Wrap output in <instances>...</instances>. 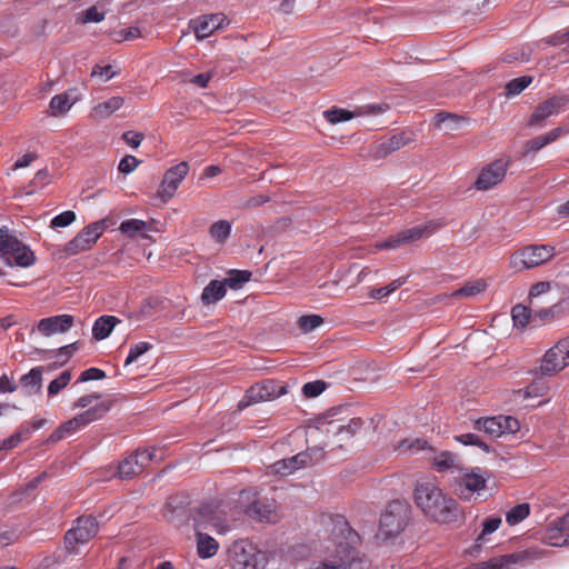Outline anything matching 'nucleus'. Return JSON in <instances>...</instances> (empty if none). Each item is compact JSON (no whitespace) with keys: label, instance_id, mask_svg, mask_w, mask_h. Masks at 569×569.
<instances>
[{"label":"nucleus","instance_id":"1","mask_svg":"<svg viewBox=\"0 0 569 569\" xmlns=\"http://www.w3.org/2000/svg\"><path fill=\"white\" fill-rule=\"evenodd\" d=\"M413 499L422 513L435 522L450 523L460 517L457 501L445 492L435 479L417 481Z\"/></svg>","mask_w":569,"mask_h":569},{"label":"nucleus","instance_id":"2","mask_svg":"<svg viewBox=\"0 0 569 569\" xmlns=\"http://www.w3.org/2000/svg\"><path fill=\"white\" fill-rule=\"evenodd\" d=\"M340 522V533L347 536L345 541H338L336 549L330 553L329 558L322 562H315L310 569H361L362 559L359 552L351 546L356 533L351 531L345 521Z\"/></svg>","mask_w":569,"mask_h":569},{"label":"nucleus","instance_id":"3","mask_svg":"<svg viewBox=\"0 0 569 569\" xmlns=\"http://www.w3.org/2000/svg\"><path fill=\"white\" fill-rule=\"evenodd\" d=\"M228 562L230 569H266L270 553L248 539H240L228 548Z\"/></svg>","mask_w":569,"mask_h":569},{"label":"nucleus","instance_id":"4","mask_svg":"<svg viewBox=\"0 0 569 569\" xmlns=\"http://www.w3.org/2000/svg\"><path fill=\"white\" fill-rule=\"evenodd\" d=\"M0 258L7 264L22 268L31 267L36 262L34 252L7 228L0 227Z\"/></svg>","mask_w":569,"mask_h":569},{"label":"nucleus","instance_id":"5","mask_svg":"<svg viewBox=\"0 0 569 569\" xmlns=\"http://www.w3.org/2000/svg\"><path fill=\"white\" fill-rule=\"evenodd\" d=\"M410 510L407 503L400 500L391 501L380 518L378 539L389 541L398 537L409 521Z\"/></svg>","mask_w":569,"mask_h":569},{"label":"nucleus","instance_id":"6","mask_svg":"<svg viewBox=\"0 0 569 569\" xmlns=\"http://www.w3.org/2000/svg\"><path fill=\"white\" fill-rule=\"evenodd\" d=\"M111 409V401H100L86 411L61 423L50 436V440L57 442L72 436L89 423L103 418Z\"/></svg>","mask_w":569,"mask_h":569},{"label":"nucleus","instance_id":"7","mask_svg":"<svg viewBox=\"0 0 569 569\" xmlns=\"http://www.w3.org/2000/svg\"><path fill=\"white\" fill-rule=\"evenodd\" d=\"M555 253L553 246L529 244L511 254L510 267L516 271L533 269L550 261Z\"/></svg>","mask_w":569,"mask_h":569},{"label":"nucleus","instance_id":"8","mask_svg":"<svg viewBox=\"0 0 569 569\" xmlns=\"http://www.w3.org/2000/svg\"><path fill=\"white\" fill-rule=\"evenodd\" d=\"M108 227V219H101L89 223L81 229L73 239L66 243L63 252L67 256H76L80 252L90 250Z\"/></svg>","mask_w":569,"mask_h":569},{"label":"nucleus","instance_id":"9","mask_svg":"<svg viewBox=\"0 0 569 569\" xmlns=\"http://www.w3.org/2000/svg\"><path fill=\"white\" fill-rule=\"evenodd\" d=\"M440 223L436 221H428L423 224L412 227L407 230H402L397 234L390 236L387 240L378 242L376 248L378 250L397 249L403 244L417 241L423 237H429L438 228Z\"/></svg>","mask_w":569,"mask_h":569},{"label":"nucleus","instance_id":"10","mask_svg":"<svg viewBox=\"0 0 569 569\" xmlns=\"http://www.w3.org/2000/svg\"><path fill=\"white\" fill-rule=\"evenodd\" d=\"M98 533V522L92 516H82L77 519L76 525L64 536L66 548L74 552L76 546L88 542Z\"/></svg>","mask_w":569,"mask_h":569},{"label":"nucleus","instance_id":"11","mask_svg":"<svg viewBox=\"0 0 569 569\" xmlns=\"http://www.w3.org/2000/svg\"><path fill=\"white\" fill-rule=\"evenodd\" d=\"M569 366V337L560 340L543 356L539 367L543 376H552Z\"/></svg>","mask_w":569,"mask_h":569},{"label":"nucleus","instance_id":"12","mask_svg":"<svg viewBox=\"0 0 569 569\" xmlns=\"http://www.w3.org/2000/svg\"><path fill=\"white\" fill-rule=\"evenodd\" d=\"M287 392L284 386H278L274 381L268 380L250 387L243 398L239 401L240 410L262 401L273 400Z\"/></svg>","mask_w":569,"mask_h":569},{"label":"nucleus","instance_id":"13","mask_svg":"<svg viewBox=\"0 0 569 569\" xmlns=\"http://www.w3.org/2000/svg\"><path fill=\"white\" fill-rule=\"evenodd\" d=\"M475 429L483 431L492 438H499L506 433L519 431V421L511 416H497L485 419H478L475 422Z\"/></svg>","mask_w":569,"mask_h":569},{"label":"nucleus","instance_id":"14","mask_svg":"<svg viewBox=\"0 0 569 569\" xmlns=\"http://www.w3.org/2000/svg\"><path fill=\"white\" fill-rule=\"evenodd\" d=\"M540 552L536 549L523 550L509 555L493 557L487 561L479 562L475 569H511L517 565H525L527 561L538 559Z\"/></svg>","mask_w":569,"mask_h":569},{"label":"nucleus","instance_id":"15","mask_svg":"<svg viewBox=\"0 0 569 569\" xmlns=\"http://www.w3.org/2000/svg\"><path fill=\"white\" fill-rule=\"evenodd\" d=\"M246 513L249 518L263 523H277L281 519L278 503L268 498L253 500L247 506Z\"/></svg>","mask_w":569,"mask_h":569},{"label":"nucleus","instance_id":"16","mask_svg":"<svg viewBox=\"0 0 569 569\" xmlns=\"http://www.w3.org/2000/svg\"><path fill=\"white\" fill-rule=\"evenodd\" d=\"M156 457V449L137 450L124 458L118 466V475L121 479H130L140 473L143 468Z\"/></svg>","mask_w":569,"mask_h":569},{"label":"nucleus","instance_id":"17","mask_svg":"<svg viewBox=\"0 0 569 569\" xmlns=\"http://www.w3.org/2000/svg\"><path fill=\"white\" fill-rule=\"evenodd\" d=\"M509 167L507 159L500 158L483 167L479 173L475 187L478 190H489L499 184L506 177Z\"/></svg>","mask_w":569,"mask_h":569},{"label":"nucleus","instance_id":"18","mask_svg":"<svg viewBox=\"0 0 569 569\" xmlns=\"http://www.w3.org/2000/svg\"><path fill=\"white\" fill-rule=\"evenodd\" d=\"M489 473L480 468L466 472L459 482V496L462 500H470L475 492L478 495L486 488Z\"/></svg>","mask_w":569,"mask_h":569},{"label":"nucleus","instance_id":"19","mask_svg":"<svg viewBox=\"0 0 569 569\" xmlns=\"http://www.w3.org/2000/svg\"><path fill=\"white\" fill-rule=\"evenodd\" d=\"M569 103V97L566 94L553 96L537 106L530 117L531 126H541L542 122L553 116L559 114Z\"/></svg>","mask_w":569,"mask_h":569},{"label":"nucleus","instance_id":"20","mask_svg":"<svg viewBox=\"0 0 569 569\" xmlns=\"http://www.w3.org/2000/svg\"><path fill=\"white\" fill-rule=\"evenodd\" d=\"M189 172V166L182 161L170 169H168L163 176L162 182L159 188V196L162 199H170L173 197L181 181L186 178Z\"/></svg>","mask_w":569,"mask_h":569},{"label":"nucleus","instance_id":"21","mask_svg":"<svg viewBox=\"0 0 569 569\" xmlns=\"http://www.w3.org/2000/svg\"><path fill=\"white\" fill-rule=\"evenodd\" d=\"M224 24H228V19L223 13L204 14L190 21V26L199 40L208 38Z\"/></svg>","mask_w":569,"mask_h":569},{"label":"nucleus","instance_id":"22","mask_svg":"<svg viewBox=\"0 0 569 569\" xmlns=\"http://www.w3.org/2000/svg\"><path fill=\"white\" fill-rule=\"evenodd\" d=\"M543 539L553 547L569 545V512L548 525Z\"/></svg>","mask_w":569,"mask_h":569},{"label":"nucleus","instance_id":"23","mask_svg":"<svg viewBox=\"0 0 569 569\" xmlns=\"http://www.w3.org/2000/svg\"><path fill=\"white\" fill-rule=\"evenodd\" d=\"M73 316L58 315L41 319L37 325V329L42 336L50 337L69 331L73 327Z\"/></svg>","mask_w":569,"mask_h":569},{"label":"nucleus","instance_id":"24","mask_svg":"<svg viewBox=\"0 0 569 569\" xmlns=\"http://www.w3.org/2000/svg\"><path fill=\"white\" fill-rule=\"evenodd\" d=\"M310 461V455L308 452H299L298 455L281 459L271 465L273 472L281 476L292 475L295 471L305 468Z\"/></svg>","mask_w":569,"mask_h":569},{"label":"nucleus","instance_id":"25","mask_svg":"<svg viewBox=\"0 0 569 569\" xmlns=\"http://www.w3.org/2000/svg\"><path fill=\"white\" fill-rule=\"evenodd\" d=\"M433 468L438 472L449 471L451 473L462 470V461L456 453L451 451L435 452L430 458Z\"/></svg>","mask_w":569,"mask_h":569},{"label":"nucleus","instance_id":"26","mask_svg":"<svg viewBox=\"0 0 569 569\" xmlns=\"http://www.w3.org/2000/svg\"><path fill=\"white\" fill-rule=\"evenodd\" d=\"M566 309V301L562 299L553 302L550 307L547 308H545L543 305H539V307L532 306V310L536 316V326L551 322L556 318H559L561 315H563Z\"/></svg>","mask_w":569,"mask_h":569},{"label":"nucleus","instance_id":"27","mask_svg":"<svg viewBox=\"0 0 569 569\" xmlns=\"http://www.w3.org/2000/svg\"><path fill=\"white\" fill-rule=\"evenodd\" d=\"M566 309V301L562 299L553 302L550 307L547 308H545L543 305H539V307L532 306V310L536 316V326L551 322L556 318H559L561 315H563Z\"/></svg>","mask_w":569,"mask_h":569},{"label":"nucleus","instance_id":"28","mask_svg":"<svg viewBox=\"0 0 569 569\" xmlns=\"http://www.w3.org/2000/svg\"><path fill=\"white\" fill-rule=\"evenodd\" d=\"M124 103L122 97L116 96L107 101L96 104L91 110V117L93 119L103 120L109 118L112 113L118 111Z\"/></svg>","mask_w":569,"mask_h":569},{"label":"nucleus","instance_id":"29","mask_svg":"<svg viewBox=\"0 0 569 569\" xmlns=\"http://www.w3.org/2000/svg\"><path fill=\"white\" fill-rule=\"evenodd\" d=\"M551 292V283L548 281H541L535 283L529 292V301L533 307L539 305L550 303L553 301Z\"/></svg>","mask_w":569,"mask_h":569},{"label":"nucleus","instance_id":"30","mask_svg":"<svg viewBox=\"0 0 569 569\" xmlns=\"http://www.w3.org/2000/svg\"><path fill=\"white\" fill-rule=\"evenodd\" d=\"M120 320L114 316H101L92 326V336L96 340H103L110 336L113 328Z\"/></svg>","mask_w":569,"mask_h":569},{"label":"nucleus","instance_id":"31","mask_svg":"<svg viewBox=\"0 0 569 569\" xmlns=\"http://www.w3.org/2000/svg\"><path fill=\"white\" fill-rule=\"evenodd\" d=\"M197 532V550L200 558H211L218 552L219 545L207 533L199 531V526H196Z\"/></svg>","mask_w":569,"mask_h":569},{"label":"nucleus","instance_id":"32","mask_svg":"<svg viewBox=\"0 0 569 569\" xmlns=\"http://www.w3.org/2000/svg\"><path fill=\"white\" fill-rule=\"evenodd\" d=\"M227 292V287L223 281L211 280L202 290L201 301L204 305L216 303L221 300Z\"/></svg>","mask_w":569,"mask_h":569},{"label":"nucleus","instance_id":"33","mask_svg":"<svg viewBox=\"0 0 569 569\" xmlns=\"http://www.w3.org/2000/svg\"><path fill=\"white\" fill-rule=\"evenodd\" d=\"M77 101L78 99L72 98L69 92L53 96L49 102L51 116L59 117L67 113Z\"/></svg>","mask_w":569,"mask_h":569},{"label":"nucleus","instance_id":"34","mask_svg":"<svg viewBox=\"0 0 569 569\" xmlns=\"http://www.w3.org/2000/svg\"><path fill=\"white\" fill-rule=\"evenodd\" d=\"M511 317L515 327L525 328L527 325H532L536 327V316L532 310V305L529 302V307L518 305L512 308Z\"/></svg>","mask_w":569,"mask_h":569},{"label":"nucleus","instance_id":"35","mask_svg":"<svg viewBox=\"0 0 569 569\" xmlns=\"http://www.w3.org/2000/svg\"><path fill=\"white\" fill-rule=\"evenodd\" d=\"M119 230L128 236L129 238H137L141 236L142 238L147 237V232L150 230L148 223L140 219H128L120 223Z\"/></svg>","mask_w":569,"mask_h":569},{"label":"nucleus","instance_id":"36","mask_svg":"<svg viewBox=\"0 0 569 569\" xmlns=\"http://www.w3.org/2000/svg\"><path fill=\"white\" fill-rule=\"evenodd\" d=\"M466 121V118L449 112H439L435 117V124L446 131L458 130Z\"/></svg>","mask_w":569,"mask_h":569},{"label":"nucleus","instance_id":"37","mask_svg":"<svg viewBox=\"0 0 569 569\" xmlns=\"http://www.w3.org/2000/svg\"><path fill=\"white\" fill-rule=\"evenodd\" d=\"M363 426L361 418H352L346 425H333L330 423L329 432L335 436H342L341 439L353 437Z\"/></svg>","mask_w":569,"mask_h":569},{"label":"nucleus","instance_id":"38","mask_svg":"<svg viewBox=\"0 0 569 569\" xmlns=\"http://www.w3.org/2000/svg\"><path fill=\"white\" fill-rule=\"evenodd\" d=\"M231 223L227 220L213 222L209 228V234L218 243H224L231 233Z\"/></svg>","mask_w":569,"mask_h":569},{"label":"nucleus","instance_id":"39","mask_svg":"<svg viewBox=\"0 0 569 569\" xmlns=\"http://www.w3.org/2000/svg\"><path fill=\"white\" fill-rule=\"evenodd\" d=\"M486 289V282L481 279L466 283L463 287L455 290L450 297L455 298H470L475 297Z\"/></svg>","mask_w":569,"mask_h":569},{"label":"nucleus","instance_id":"40","mask_svg":"<svg viewBox=\"0 0 569 569\" xmlns=\"http://www.w3.org/2000/svg\"><path fill=\"white\" fill-rule=\"evenodd\" d=\"M251 278V272L248 270H230L228 277L223 280L226 287L231 289H240Z\"/></svg>","mask_w":569,"mask_h":569},{"label":"nucleus","instance_id":"41","mask_svg":"<svg viewBox=\"0 0 569 569\" xmlns=\"http://www.w3.org/2000/svg\"><path fill=\"white\" fill-rule=\"evenodd\" d=\"M407 277H400L398 279L392 280L388 286L381 288L371 289L369 292L370 298L372 299H382L388 297L392 292H395L398 288L407 282Z\"/></svg>","mask_w":569,"mask_h":569},{"label":"nucleus","instance_id":"42","mask_svg":"<svg viewBox=\"0 0 569 569\" xmlns=\"http://www.w3.org/2000/svg\"><path fill=\"white\" fill-rule=\"evenodd\" d=\"M410 141V138L405 132L393 134L387 141L380 144V150L383 153H391L405 147Z\"/></svg>","mask_w":569,"mask_h":569},{"label":"nucleus","instance_id":"43","mask_svg":"<svg viewBox=\"0 0 569 569\" xmlns=\"http://www.w3.org/2000/svg\"><path fill=\"white\" fill-rule=\"evenodd\" d=\"M530 513V507L528 503H520L515 507H512L507 513H506V521L510 526H515L520 523L522 520H525Z\"/></svg>","mask_w":569,"mask_h":569},{"label":"nucleus","instance_id":"44","mask_svg":"<svg viewBox=\"0 0 569 569\" xmlns=\"http://www.w3.org/2000/svg\"><path fill=\"white\" fill-rule=\"evenodd\" d=\"M30 433V429L22 425L19 430H17L12 436L2 441L0 449L8 450L17 447L19 443L27 440Z\"/></svg>","mask_w":569,"mask_h":569},{"label":"nucleus","instance_id":"45","mask_svg":"<svg viewBox=\"0 0 569 569\" xmlns=\"http://www.w3.org/2000/svg\"><path fill=\"white\" fill-rule=\"evenodd\" d=\"M501 525V518L490 517L483 520L482 530L476 539L477 547H480L487 541V536L499 529Z\"/></svg>","mask_w":569,"mask_h":569},{"label":"nucleus","instance_id":"46","mask_svg":"<svg viewBox=\"0 0 569 569\" xmlns=\"http://www.w3.org/2000/svg\"><path fill=\"white\" fill-rule=\"evenodd\" d=\"M109 36L114 42L121 43L123 41H131L140 38L141 30L138 27H129L121 30L110 31Z\"/></svg>","mask_w":569,"mask_h":569},{"label":"nucleus","instance_id":"47","mask_svg":"<svg viewBox=\"0 0 569 569\" xmlns=\"http://www.w3.org/2000/svg\"><path fill=\"white\" fill-rule=\"evenodd\" d=\"M42 367H34L20 378V383L24 388L40 389L42 382Z\"/></svg>","mask_w":569,"mask_h":569},{"label":"nucleus","instance_id":"48","mask_svg":"<svg viewBox=\"0 0 569 569\" xmlns=\"http://www.w3.org/2000/svg\"><path fill=\"white\" fill-rule=\"evenodd\" d=\"M532 81V78L529 76H523L520 78H516L510 80L506 84V91L508 96H517L521 93Z\"/></svg>","mask_w":569,"mask_h":569},{"label":"nucleus","instance_id":"49","mask_svg":"<svg viewBox=\"0 0 569 569\" xmlns=\"http://www.w3.org/2000/svg\"><path fill=\"white\" fill-rule=\"evenodd\" d=\"M323 116L330 123L335 124L351 120L355 117V113L346 109L333 108L331 110H326Z\"/></svg>","mask_w":569,"mask_h":569},{"label":"nucleus","instance_id":"50","mask_svg":"<svg viewBox=\"0 0 569 569\" xmlns=\"http://www.w3.org/2000/svg\"><path fill=\"white\" fill-rule=\"evenodd\" d=\"M71 372L66 370L59 375L56 379H53L48 386L49 396L58 395L71 380Z\"/></svg>","mask_w":569,"mask_h":569},{"label":"nucleus","instance_id":"51","mask_svg":"<svg viewBox=\"0 0 569 569\" xmlns=\"http://www.w3.org/2000/svg\"><path fill=\"white\" fill-rule=\"evenodd\" d=\"M152 349V345L146 341L134 343L130 347L129 355L124 360V366H129L134 362L140 356L144 355Z\"/></svg>","mask_w":569,"mask_h":569},{"label":"nucleus","instance_id":"52","mask_svg":"<svg viewBox=\"0 0 569 569\" xmlns=\"http://www.w3.org/2000/svg\"><path fill=\"white\" fill-rule=\"evenodd\" d=\"M455 439L458 442L462 443L463 446H476L485 452L490 451V447L475 433H462V435L456 436Z\"/></svg>","mask_w":569,"mask_h":569},{"label":"nucleus","instance_id":"53","mask_svg":"<svg viewBox=\"0 0 569 569\" xmlns=\"http://www.w3.org/2000/svg\"><path fill=\"white\" fill-rule=\"evenodd\" d=\"M428 448V442L422 439H406L399 443L397 449L401 452H419Z\"/></svg>","mask_w":569,"mask_h":569},{"label":"nucleus","instance_id":"54","mask_svg":"<svg viewBox=\"0 0 569 569\" xmlns=\"http://www.w3.org/2000/svg\"><path fill=\"white\" fill-rule=\"evenodd\" d=\"M323 323V319L318 315H307L301 316L298 320L299 328L303 332H310L321 326Z\"/></svg>","mask_w":569,"mask_h":569},{"label":"nucleus","instance_id":"55","mask_svg":"<svg viewBox=\"0 0 569 569\" xmlns=\"http://www.w3.org/2000/svg\"><path fill=\"white\" fill-rule=\"evenodd\" d=\"M76 220V213L72 210H67L56 216L51 222V228H66Z\"/></svg>","mask_w":569,"mask_h":569},{"label":"nucleus","instance_id":"56","mask_svg":"<svg viewBox=\"0 0 569 569\" xmlns=\"http://www.w3.org/2000/svg\"><path fill=\"white\" fill-rule=\"evenodd\" d=\"M542 42L555 47L569 43V27L545 38Z\"/></svg>","mask_w":569,"mask_h":569},{"label":"nucleus","instance_id":"57","mask_svg":"<svg viewBox=\"0 0 569 569\" xmlns=\"http://www.w3.org/2000/svg\"><path fill=\"white\" fill-rule=\"evenodd\" d=\"M325 389L326 383L323 381L317 380L305 383L302 387V392L307 398H315L321 395Z\"/></svg>","mask_w":569,"mask_h":569},{"label":"nucleus","instance_id":"58","mask_svg":"<svg viewBox=\"0 0 569 569\" xmlns=\"http://www.w3.org/2000/svg\"><path fill=\"white\" fill-rule=\"evenodd\" d=\"M104 12L98 11L97 7L92 6L84 10L81 14L80 21L82 23H89V22H101L104 20Z\"/></svg>","mask_w":569,"mask_h":569},{"label":"nucleus","instance_id":"59","mask_svg":"<svg viewBox=\"0 0 569 569\" xmlns=\"http://www.w3.org/2000/svg\"><path fill=\"white\" fill-rule=\"evenodd\" d=\"M116 76H117V72L112 70V66H110V64H107V66L96 64L91 71V77H99L103 81H108Z\"/></svg>","mask_w":569,"mask_h":569},{"label":"nucleus","instance_id":"60","mask_svg":"<svg viewBox=\"0 0 569 569\" xmlns=\"http://www.w3.org/2000/svg\"><path fill=\"white\" fill-rule=\"evenodd\" d=\"M138 159L133 156L128 154L120 160L118 169L120 172L129 174L138 167Z\"/></svg>","mask_w":569,"mask_h":569},{"label":"nucleus","instance_id":"61","mask_svg":"<svg viewBox=\"0 0 569 569\" xmlns=\"http://www.w3.org/2000/svg\"><path fill=\"white\" fill-rule=\"evenodd\" d=\"M100 395L98 393H90V395H86V396H82L80 397L74 403H73V408H91L93 407L96 403L100 402Z\"/></svg>","mask_w":569,"mask_h":569},{"label":"nucleus","instance_id":"62","mask_svg":"<svg viewBox=\"0 0 569 569\" xmlns=\"http://www.w3.org/2000/svg\"><path fill=\"white\" fill-rule=\"evenodd\" d=\"M104 377H106V373L103 370H101L99 368H89V369L82 371L78 381L87 382V381H91V380H100V379H103Z\"/></svg>","mask_w":569,"mask_h":569},{"label":"nucleus","instance_id":"63","mask_svg":"<svg viewBox=\"0 0 569 569\" xmlns=\"http://www.w3.org/2000/svg\"><path fill=\"white\" fill-rule=\"evenodd\" d=\"M547 389L548 387L545 381L542 379H538L527 387V395L529 397L542 396Z\"/></svg>","mask_w":569,"mask_h":569},{"label":"nucleus","instance_id":"64","mask_svg":"<svg viewBox=\"0 0 569 569\" xmlns=\"http://www.w3.org/2000/svg\"><path fill=\"white\" fill-rule=\"evenodd\" d=\"M122 139L131 148H138L143 140V134L137 131H127L122 134Z\"/></svg>","mask_w":569,"mask_h":569}]
</instances>
